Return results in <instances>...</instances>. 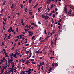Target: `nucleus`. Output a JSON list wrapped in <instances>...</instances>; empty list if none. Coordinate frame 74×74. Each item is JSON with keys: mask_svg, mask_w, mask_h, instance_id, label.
I'll return each instance as SVG.
<instances>
[{"mask_svg": "<svg viewBox=\"0 0 74 74\" xmlns=\"http://www.w3.org/2000/svg\"><path fill=\"white\" fill-rule=\"evenodd\" d=\"M41 38H42L41 37H40L39 40V41H40L41 40Z\"/></svg>", "mask_w": 74, "mask_h": 74, "instance_id": "nucleus-60", "label": "nucleus"}, {"mask_svg": "<svg viewBox=\"0 0 74 74\" xmlns=\"http://www.w3.org/2000/svg\"><path fill=\"white\" fill-rule=\"evenodd\" d=\"M28 28H30V27H31V25H30L29 26H28Z\"/></svg>", "mask_w": 74, "mask_h": 74, "instance_id": "nucleus-49", "label": "nucleus"}, {"mask_svg": "<svg viewBox=\"0 0 74 74\" xmlns=\"http://www.w3.org/2000/svg\"><path fill=\"white\" fill-rule=\"evenodd\" d=\"M68 14H69V15H70L71 14V11H69L68 12Z\"/></svg>", "mask_w": 74, "mask_h": 74, "instance_id": "nucleus-26", "label": "nucleus"}, {"mask_svg": "<svg viewBox=\"0 0 74 74\" xmlns=\"http://www.w3.org/2000/svg\"><path fill=\"white\" fill-rule=\"evenodd\" d=\"M55 11H58V9H57V8H56L55 9Z\"/></svg>", "mask_w": 74, "mask_h": 74, "instance_id": "nucleus-63", "label": "nucleus"}, {"mask_svg": "<svg viewBox=\"0 0 74 74\" xmlns=\"http://www.w3.org/2000/svg\"><path fill=\"white\" fill-rule=\"evenodd\" d=\"M5 59V57H3V60H4L6 62H7V60Z\"/></svg>", "mask_w": 74, "mask_h": 74, "instance_id": "nucleus-22", "label": "nucleus"}, {"mask_svg": "<svg viewBox=\"0 0 74 74\" xmlns=\"http://www.w3.org/2000/svg\"><path fill=\"white\" fill-rule=\"evenodd\" d=\"M34 26H35L36 27H38V26L36 24H35Z\"/></svg>", "mask_w": 74, "mask_h": 74, "instance_id": "nucleus-19", "label": "nucleus"}, {"mask_svg": "<svg viewBox=\"0 0 74 74\" xmlns=\"http://www.w3.org/2000/svg\"><path fill=\"white\" fill-rule=\"evenodd\" d=\"M36 64V62H32L33 64Z\"/></svg>", "mask_w": 74, "mask_h": 74, "instance_id": "nucleus-47", "label": "nucleus"}, {"mask_svg": "<svg viewBox=\"0 0 74 74\" xmlns=\"http://www.w3.org/2000/svg\"><path fill=\"white\" fill-rule=\"evenodd\" d=\"M34 38H35V36H33L32 38V39H34Z\"/></svg>", "mask_w": 74, "mask_h": 74, "instance_id": "nucleus-62", "label": "nucleus"}, {"mask_svg": "<svg viewBox=\"0 0 74 74\" xmlns=\"http://www.w3.org/2000/svg\"><path fill=\"white\" fill-rule=\"evenodd\" d=\"M20 7H21V8H23V5L22 4H21L20 5Z\"/></svg>", "mask_w": 74, "mask_h": 74, "instance_id": "nucleus-17", "label": "nucleus"}, {"mask_svg": "<svg viewBox=\"0 0 74 74\" xmlns=\"http://www.w3.org/2000/svg\"><path fill=\"white\" fill-rule=\"evenodd\" d=\"M38 5V3H37L34 6V8H35V9H36V7H37V6Z\"/></svg>", "mask_w": 74, "mask_h": 74, "instance_id": "nucleus-8", "label": "nucleus"}, {"mask_svg": "<svg viewBox=\"0 0 74 74\" xmlns=\"http://www.w3.org/2000/svg\"><path fill=\"white\" fill-rule=\"evenodd\" d=\"M4 20L5 21V22H6V21L7 20V18H5V19H4Z\"/></svg>", "mask_w": 74, "mask_h": 74, "instance_id": "nucleus-48", "label": "nucleus"}, {"mask_svg": "<svg viewBox=\"0 0 74 74\" xmlns=\"http://www.w3.org/2000/svg\"><path fill=\"white\" fill-rule=\"evenodd\" d=\"M21 23H23V21L22 19H21Z\"/></svg>", "mask_w": 74, "mask_h": 74, "instance_id": "nucleus-31", "label": "nucleus"}, {"mask_svg": "<svg viewBox=\"0 0 74 74\" xmlns=\"http://www.w3.org/2000/svg\"><path fill=\"white\" fill-rule=\"evenodd\" d=\"M58 23H60V22H61V19H60V18H59V21H58Z\"/></svg>", "mask_w": 74, "mask_h": 74, "instance_id": "nucleus-21", "label": "nucleus"}, {"mask_svg": "<svg viewBox=\"0 0 74 74\" xmlns=\"http://www.w3.org/2000/svg\"><path fill=\"white\" fill-rule=\"evenodd\" d=\"M59 4L60 5H61L62 4V3H60V2H59Z\"/></svg>", "mask_w": 74, "mask_h": 74, "instance_id": "nucleus-46", "label": "nucleus"}, {"mask_svg": "<svg viewBox=\"0 0 74 74\" xmlns=\"http://www.w3.org/2000/svg\"><path fill=\"white\" fill-rule=\"evenodd\" d=\"M49 19V17L48 16H45V20H47V19Z\"/></svg>", "mask_w": 74, "mask_h": 74, "instance_id": "nucleus-2", "label": "nucleus"}, {"mask_svg": "<svg viewBox=\"0 0 74 74\" xmlns=\"http://www.w3.org/2000/svg\"><path fill=\"white\" fill-rule=\"evenodd\" d=\"M11 70H14V67L13 66H12Z\"/></svg>", "mask_w": 74, "mask_h": 74, "instance_id": "nucleus-59", "label": "nucleus"}, {"mask_svg": "<svg viewBox=\"0 0 74 74\" xmlns=\"http://www.w3.org/2000/svg\"><path fill=\"white\" fill-rule=\"evenodd\" d=\"M55 65V63H54V62H53V63L52 64L51 66H54Z\"/></svg>", "mask_w": 74, "mask_h": 74, "instance_id": "nucleus-15", "label": "nucleus"}, {"mask_svg": "<svg viewBox=\"0 0 74 74\" xmlns=\"http://www.w3.org/2000/svg\"><path fill=\"white\" fill-rule=\"evenodd\" d=\"M51 12L52 13H55V11L54 10H53V11H51Z\"/></svg>", "mask_w": 74, "mask_h": 74, "instance_id": "nucleus-35", "label": "nucleus"}, {"mask_svg": "<svg viewBox=\"0 0 74 74\" xmlns=\"http://www.w3.org/2000/svg\"><path fill=\"white\" fill-rule=\"evenodd\" d=\"M14 47H13L11 49V50H13L14 49Z\"/></svg>", "mask_w": 74, "mask_h": 74, "instance_id": "nucleus-55", "label": "nucleus"}, {"mask_svg": "<svg viewBox=\"0 0 74 74\" xmlns=\"http://www.w3.org/2000/svg\"><path fill=\"white\" fill-rule=\"evenodd\" d=\"M12 55H10V57H11V58L12 59H13V57H12Z\"/></svg>", "mask_w": 74, "mask_h": 74, "instance_id": "nucleus-45", "label": "nucleus"}, {"mask_svg": "<svg viewBox=\"0 0 74 74\" xmlns=\"http://www.w3.org/2000/svg\"><path fill=\"white\" fill-rule=\"evenodd\" d=\"M31 1L30 0H29V4H30L31 3Z\"/></svg>", "mask_w": 74, "mask_h": 74, "instance_id": "nucleus-44", "label": "nucleus"}, {"mask_svg": "<svg viewBox=\"0 0 74 74\" xmlns=\"http://www.w3.org/2000/svg\"><path fill=\"white\" fill-rule=\"evenodd\" d=\"M55 66H58V64L57 63H55Z\"/></svg>", "mask_w": 74, "mask_h": 74, "instance_id": "nucleus-34", "label": "nucleus"}, {"mask_svg": "<svg viewBox=\"0 0 74 74\" xmlns=\"http://www.w3.org/2000/svg\"><path fill=\"white\" fill-rule=\"evenodd\" d=\"M29 14H30V15H32V12H29Z\"/></svg>", "mask_w": 74, "mask_h": 74, "instance_id": "nucleus-20", "label": "nucleus"}, {"mask_svg": "<svg viewBox=\"0 0 74 74\" xmlns=\"http://www.w3.org/2000/svg\"><path fill=\"white\" fill-rule=\"evenodd\" d=\"M41 66L40 65H39V64L38 65V68H39V69H40V66Z\"/></svg>", "mask_w": 74, "mask_h": 74, "instance_id": "nucleus-57", "label": "nucleus"}, {"mask_svg": "<svg viewBox=\"0 0 74 74\" xmlns=\"http://www.w3.org/2000/svg\"><path fill=\"white\" fill-rule=\"evenodd\" d=\"M49 0H47V3L48 4H49Z\"/></svg>", "mask_w": 74, "mask_h": 74, "instance_id": "nucleus-14", "label": "nucleus"}, {"mask_svg": "<svg viewBox=\"0 0 74 74\" xmlns=\"http://www.w3.org/2000/svg\"><path fill=\"white\" fill-rule=\"evenodd\" d=\"M8 62H9L10 63H12V60H9V59H8Z\"/></svg>", "mask_w": 74, "mask_h": 74, "instance_id": "nucleus-5", "label": "nucleus"}, {"mask_svg": "<svg viewBox=\"0 0 74 74\" xmlns=\"http://www.w3.org/2000/svg\"><path fill=\"white\" fill-rule=\"evenodd\" d=\"M8 53H6L5 55V56H7L8 55Z\"/></svg>", "mask_w": 74, "mask_h": 74, "instance_id": "nucleus-23", "label": "nucleus"}, {"mask_svg": "<svg viewBox=\"0 0 74 74\" xmlns=\"http://www.w3.org/2000/svg\"><path fill=\"white\" fill-rule=\"evenodd\" d=\"M38 24H39V25H41V21H39L38 22Z\"/></svg>", "mask_w": 74, "mask_h": 74, "instance_id": "nucleus-27", "label": "nucleus"}, {"mask_svg": "<svg viewBox=\"0 0 74 74\" xmlns=\"http://www.w3.org/2000/svg\"><path fill=\"white\" fill-rule=\"evenodd\" d=\"M58 28L59 29H60V26H58Z\"/></svg>", "mask_w": 74, "mask_h": 74, "instance_id": "nucleus-51", "label": "nucleus"}, {"mask_svg": "<svg viewBox=\"0 0 74 74\" xmlns=\"http://www.w3.org/2000/svg\"><path fill=\"white\" fill-rule=\"evenodd\" d=\"M11 70H10V71H8V73H9V74H11Z\"/></svg>", "mask_w": 74, "mask_h": 74, "instance_id": "nucleus-50", "label": "nucleus"}, {"mask_svg": "<svg viewBox=\"0 0 74 74\" xmlns=\"http://www.w3.org/2000/svg\"><path fill=\"white\" fill-rule=\"evenodd\" d=\"M29 51H27L26 52V54H28V53H29Z\"/></svg>", "mask_w": 74, "mask_h": 74, "instance_id": "nucleus-39", "label": "nucleus"}, {"mask_svg": "<svg viewBox=\"0 0 74 74\" xmlns=\"http://www.w3.org/2000/svg\"><path fill=\"white\" fill-rule=\"evenodd\" d=\"M46 30L45 29L44 33H45V34H46Z\"/></svg>", "mask_w": 74, "mask_h": 74, "instance_id": "nucleus-38", "label": "nucleus"}, {"mask_svg": "<svg viewBox=\"0 0 74 74\" xmlns=\"http://www.w3.org/2000/svg\"><path fill=\"white\" fill-rule=\"evenodd\" d=\"M45 64L44 63V62H43L42 63V65L43 66H44Z\"/></svg>", "mask_w": 74, "mask_h": 74, "instance_id": "nucleus-54", "label": "nucleus"}, {"mask_svg": "<svg viewBox=\"0 0 74 74\" xmlns=\"http://www.w3.org/2000/svg\"><path fill=\"white\" fill-rule=\"evenodd\" d=\"M14 4H12V6H11V9H12L14 8Z\"/></svg>", "mask_w": 74, "mask_h": 74, "instance_id": "nucleus-7", "label": "nucleus"}, {"mask_svg": "<svg viewBox=\"0 0 74 74\" xmlns=\"http://www.w3.org/2000/svg\"><path fill=\"white\" fill-rule=\"evenodd\" d=\"M26 58H25L24 60H23V59H22V62L23 63H25V62L26 61Z\"/></svg>", "mask_w": 74, "mask_h": 74, "instance_id": "nucleus-3", "label": "nucleus"}, {"mask_svg": "<svg viewBox=\"0 0 74 74\" xmlns=\"http://www.w3.org/2000/svg\"><path fill=\"white\" fill-rule=\"evenodd\" d=\"M18 40H19L18 39H16L15 40V42H17V41H18Z\"/></svg>", "mask_w": 74, "mask_h": 74, "instance_id": "nucleus-40", "label": "nucleus"}, {"mask_svg": "<svg viewBox=\"0 0 74 74\" xmlns=\"http://www.w3.org/2000/svg\"><path fill=\"white\" fill-rule=\"evenodd\" d=\"M3 51H4V52L5 53H7V52H6V50H5V49H4L3 50Z\"/></svg>", "mask_w": 74, "mask_h": 74, "instance_id": "nucleus-30", "label": "nucleus"}, {"mask_svg": "<svg viewBox=\"0 0 74 74\" xmlns=\"http://www.w3.org/2000/svg\"><path fill=\"white\" fill-rule=\"evenodd\" d=\"M39 64H40V66H42V63L41 62H40Z\"/></svg>", "mask_w": 74, "mask_h": 74, "instance_id": "nucleus-36", "label": "nucleus"}, {"mask_svg": "<svg viewBox=\"0 0 74 74\" xmlns=\"http://www.w3.org/2000/svg\"><path fill=\"white\" fill-rule=\"evenodd\" d=\"M51 45H52V44H53L54 42H53V40H51Z\"/></svg>", "mask_w": 74, "mask_h": 74, "instance_id": "nucleus-16", "label": "nucleus"}, {"mask_svg": "<svg viewBox=\"0 0 74 74\" xmlns=\"http://www.w3.org/2000/svg\"><path fill=\"white\" fill-rule=\"evenodd\" d=\"M52 19V23H54V21H53V18H51Z\"/></svg>", "mask_w": 74, "mask_h": 74, "instance_id": "nucleus-25", "label": "nucleus"}, {"mask_svg": "<svg viewBox=\"0 0 74 74\" xmlns=\"http://www.w3.org/2000/svg\"><path fill=\"white\" fill-rule=\"evenodd\" d=\"M67 11V8H65L64 9V11Z\"/></svg>", "mask_w": 74, "mask_h": 74, "instance_id": "nucleus-32", "label": "nucleus"}, {"mask_svg": "<svg viewBox=\"0 0 74 74\" xmlns=\"http://www.w3.org/2000/svg\"><path fill=\"white\" fill-rule=\"evenodd\" d=\"M31 71V68H29V69L28 71H27V73H29V72H30Z\"/></svg>", "mask_w": 74, "mask_h": 74, "instance_id": "nucleus-6", "label": "nucleus"}, {"mask_svg": "<svg viewBox=\"0 0 74 74\" xmlns=\"http://www.w3.org/2000/svg\"><path fill=\"white\" fill-rule=\"evenodd\" d=\"M16 55H17V52L15 54H13V57H16Z\"/></svg>", "mask_w": 74, "mask_h": 74, "instance_id": "nucleus-4", "label": "nucleus"}, {"mask_svg": "<svg viewBox=\"0 0 74 74\" xmlns=\"http://www.w3.org/2000/svg\"><path fill=\"white\" fill-rule=\"evenodd\" d=\"M8 39H10L11 38V37H10V36H8Z\"/></svg>", "mask_w": 74, "mask_h": 74, "instance_id": "nucleus-52", "label": "nucleus"}, {"mask_svg": "<svg viewBox=\"0 0 74 74\" xmlns=\"http://www.w3.org/2000/svg\"><path fill=\"white\" fill-rule=\"evenodd\" d=\"M24 30H25V32H27V31H28V30H27V29H25Z\"/></svg>", "mask_w": 74, "mask_h": 74, "instance_id": "nucleus-64", "label": "nucleus"}, {"mask_svg": "<svg viewBox=\"0 0 74 74\" xmlns=\"http://www.w3.org/2000/svg\"><path fill=\"white\" fill-rule=\"evenodd\" d=\"M53 18H55V14H53Z\"/></svg>", "mask_w": 74, "mask_h": 74, "instance_id": "nucleus-33", "label": "nucleus"}, {"mask_svg": "<svg viewBox=\"0 0 74 74\" xmlns=\"http://www.w3.org/2000/svg\"><path fill=\"white\" fill-rule=\"evenodd\" d=\"M28 45H29V44H28L25 45V46H28Z\"/></svg>", "mask_w": 74, "mask_h": 74, "instance_id": "nucleus-58", "label": "nucleus"}, {"mask_svg": "<svg viewBox=\"0 0 74 74\" xmlns=\"http://www.w3.org/2000/svg\"><path fill=\"white\" fill-rule=\"evenodd\" d=\"M41 69L42 70H44V68H43V66H42Z\"/></svg>", "mask_w": 74, "mask_h": 74, "instance_id": "nucleus-56", "label": "nucleus"}, {"mask_svg": "<svg viewBox=\"0 0 74 74\" xmlns=\"http://www.w3.org/2000/svg\"><path fill=\"white\" fill-rule=\"evenodd\" d=\"M17 38H18V39H19V36H17Z\"/></svg>", "mask_w": 74, "mask_h": 74, "instance_id": "nucleus-41", "label": "nucleus"}, {"mask_svg": "<svg viewBox=\"0 0 74 74\" xmlns=\"http://www.w3.org/2000/svg\"><path fill=\"white\" fill-rule=\"evenodd\" d=\"M29 55H30V56H29L28 57V59H29L31 56H32V53L30 52V53Z\"/></svg>", "mask_w": 74, "mask_h": 74, "instance_id": "nucleus-11", "label": "nucleus"}, {"mask_svg": "<svg viewBox=\"0 0 74 74\" xmlns=\"http://www.w3.org/2000/svg\"><path fill=\"white\" fill-rule=\"evenodd\" d=\"M0 61H1V62H4V61H3V60H0Z\"/></svg>", "mask_w": 74, "mask_h": 74, "instance_id": "nucleus-61", "label": "nucleus"}, {"mask_svg": "<svg viewBox=\"0 0 74 74\" xmlns=\"http://www.w3.org/2000/svg\"><path fill=\"white\" fill-rule=\"evenodd\" d=\"M54 5H53V4H52V5L51 6V8H53V7Z\"/></svg>", "mask_w": 74, "mask_h": 74, "instance_id": "nucleus-29", "label": "nucleus"}, {"mask_svg": "<svg viewBox=\"0 0 74 74\" xmlns=\"http://www.w3.org/2000/svg\"><path fill=\"white\" fill-rule=\"evenodd\" d=\"M30 60L31 62H34V59H30Z\"/></svg>", "mask_w": 74, "mask_h": 74, "instance_id": "nucleus-18", "label": "nucleus"}, {"mask_svg": "<svg viewBox=\"0 0 74 74\" xmlns=\"http://www.w3.org/2000/svg\"><path fill=\"white\" fill-rule=\"evenodd\" d=\"M45 16L44 15V14H43L42 16V19H43L44 18H45Z\"/></svg>", "mask_w": 74, "mask_h": 74, "instance_id": "nucleus-12", "label": "nucleus"}, {"mask_svg": "<svg viewBox=\"0 0 74 74\" xmlns=\"http://www.w3.org/2000/svg\"><path fill=\"white\" fill-rule=\"evenodd\" d=\"M18 30H19V28H17L16 29V32H18Z\"/></svg>", "mask_w": 74, "mask_h": 74, "instance_id": "nucleus-24", "label": "nucleus"}, {"mask_svg": "<svg viewBox=\"0 0 74 74\" xmlns=\"http://www.w3.org/2000/svg\"><path fill=\"white\" fill-rule=\"evenodd\" d=\"M31 25H33V26H34L35 23H32L31 24Z\"/></svg>", "mask_w": 74, "mask_h": 74, "instance_id": "nucleus-13", "label": "nucleus"}, {"mask_svg": "<svg viewBox=\"0 0 74 74\" xmlns=\"http://www.w3.org/2000/svg\"><path fill=\"white\" fill-rule=\"evenodd\" d=\"M5 3H6V1H4L2 5V6H3V5H4L5 4Z\"/></svg>", "mask_w": 74, "mask_h": 74, "instance_id": "nucleus-9", "label": "nucleus"}, {"mask_svg": "<svg viewBox=\"0 0 74 74\" xmlns=\"http://www.w3.org/2000/svg\"><path fill=\"white\" fill-rule=\"evenodd\" d=\"M4 45V41H3L2 43V44L1 45V46H3V45Z\"/></svg>", "mask_w": 74, "mask_h": 74, "instance_id": "nucleus-28", "label": "nucleus"}, {"mask_svg": "<svg viewBox=\"0 0 74 74\" xmlns=\"http://www.w3.org/2000/svg\"><path fill=\"white\" fill-rule=\"evenodd\" d=\"M11 72H12V74H13V73L14 72V69H11Z\"/></svg>", "mask_w": 74, "mask_h": 74, "instance_id": "nucleus-37", "label": "nucleus"}, {"mask_svg": "<svg viewBox=\"0 0 74 74\" xmlns=\"http://www.w3.org/2000/svg\"><path fill=\"white\" fill-rule=\"evenodd\" d=\"M27 33H29V36H32L33 34V33L31 31H28Z\"/></svg>", "mask_w": 74, "mask_h": 74, "instance_id": "nucleus-1", "label": "nucleus"}, {"mask_svg": "<svg viewBox=\"0 0 74 74\" xmlns=\"http://www.w3.org/2000/svg\"><path fill=\"white\" fill-rule=\"evenodd\" d=\"M54 53H55V52H54V51H53V55H54Z\"/></svg>", "mask_w": 74, "mask_h": 74, "instance_id": "nucleus-43", "label": "nucleus"}, {"mask_svg": "<svg viewBox=\"0 0 74 74\" xmlns=\"http://www.w3.org/2000/svg\"><path fill=\"white\" fill-rule=\"evenodd\" d=\"M12 30V27H11L10 29H9L8 32H10V30Z\"/></svg>", "mask_w": 74, "mask_h": 74, "instance_id": "nucleus-10", "label": "nucleus"}, {"mask_svg": "<svg viewBox=\"0 0 74 74\" xmlns=\"http://www.w3.org/2000/svg\"><path fill=\"white\" fill-rule=\"evenodd\" d=\"M50 58L51 59H53V57H50Z\"/></svg>", "mask_w": 74, "mask_h": 74, "instance_id": "nucleus-53", "label": "nucleus"}, {"mask_svg": "<svg viewBox=\"0 0 74 74\" xmlns=\"http://www.w3.org/2000/svg\"><path fill=\"white\" fill-rule=\"evenodd\" d=\"M29 63V62H26V63H25V64H27V65H28L27 64H28Z\"/></svg>", "mask_w": 74, "mask_h": 74, "instance_id": "nucleus-42", "label": "nucleus"}]
</instances>
